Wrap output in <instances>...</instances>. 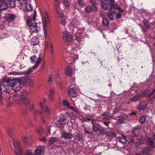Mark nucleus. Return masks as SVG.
Segmentation results:
<instances>
[{
    "mask_svg": "<svg viewBox=\"0 0 155 155\" xmlns=\"http://www.w3.org/2000/svg\"><path fill=\"white\" fill-rule=\"evenodd\" d=\"M23 78H15L8 82L7 84L14 91H19L21 88V84L23 82Z\"/></svg>",
    "mask_w": 155,
    "mask_h": 155,
    "instance_id": "nucleus-1",
    "label": "nucleus"
},
{
    "mask_svg": "<svg viewBox=\"0 0 155 155\" xmlns=\"http://www.w3.org/2000/svg\"><path fill=\"white\" fill-rule=\"evenodd\" d=\"M12 140V144L10 142V144L12 149L15 151L16 155H23L20 146V141L18 140H15L13 138Z\"/></svg>",
    "mask_w": 155,
    "mask_h": 155,
    "instance_id": "nucleus-2",
    "label": "nucleus"
},
{
    "mask_svg": "<svg viewBox=\"0 0 155 155\" xmlns=\"http://www.w3.org/2000/svg\"><path fill=\"white\" fill-rule=\"evenodd\" d=\"M73 30L74 32V31H77L75 34L76 40L79 43L83 42L84 40V37L83 35L84 29L83 28L78 29L77 27H75L73 28Z\"/></svg>",
    "mask_w": 155,
    "mask_h": 155,
    "instance_id": "nucleus-3",
    "label": "nucleus"
},
{
    "mask_svg": "<svg viewBox=\"0 0 155 155\" xmlns=\"http://www.w3.org/2000/svg\"><path fill=\"white\" fill-rule=\"evenodd\" d=\"M42 20L44 34L46 35L47 34L46 28L51 23L50 17L46 12H45L42 15Z\"/></svg>",
    "mask_w": 155,
    "mask_h": 155,
    "instance_id": "nucleus-4",
    "label": "nucleus"
},
{
    "mask_svg": "<svg viewBox=\"0 0 155 155\" xmlns=\"http://www.w3.org/2000/svg\"><path fill=\"white\" fill-rule=\"evenodd\" d=\"M68 51L69 53L68 59L70 61L68 63L72 64L76 60L78 59V55L76 54V49H73L71 51L68 49Z\"/></svg>",
    "mask_w": 155,
    "mask_h": 155,
    "instance_id": "nucleus-5",
    "label": "nucleus"
},
{
    "mask_svg": "<svg viewBox=\"0 0 155 155\" xmlns=\"http://www.w3.org/2000/svg\"><path fill=\"white\" fill-rule=\"evenodd\" d=\"M45 102L46 100L43 99L42 101L39 102V105L43 112L49 115L51 114V110L49 107L46 105Z\"/></svg>",
    "mask_w": 155,
    "mask_h": 155,
    "instance_id": "nucleus-6",
    "label": "nucleus"
},
{
    "mask_svg": "<svg viewBox=\"0 0 155 155\" xmlns=\"http://www.w3.org/2000/svg\"><path fill=\"white\" fill-rule=\"evenodd\" d=\"M30 59L31 62L32 63H35L36 62L34 66L32 68V71L33 70L36 69L40 64L41 62V59L40 57L37 58L35 55H34L32 57L30 58Z\"/></svg>",
    "mask_w": 155,
    "mask_h": 155,
    "instance_id": "nucleus-7",
    "label": "nucleus"
},
{
    "mask_svg": "<svg viewBox=\"0 0 155 155\" xmlns=\"http://www.w3.org/2000/svg\"><path fill=\"white\" fill-rule=\"evenodd\" d=\"M42 24L41 22L34 23L30 28V31L31 33L37 32L41 29Z\"/></svg>",
    "mask_w": 155,
    "mask_h": 155,
    "instance_id": "nucleus-8",
    "label": "nucleus"
},
{
    "mask_svg": "<svg viewBox=\"0 0 155 155\" xmlns=\"http://www.w3.org/2000/svg\"><path fill=\"white\" fill-rule=\"evenodd\" d=\"M32 72V70L31 68H29L27 70L23 71H13L12 72H9L8 74L13 75H21L24 74H27L30 73Z\"/></svg>",
    "mask_w": 155,
    "mask_h": 155,
    "instance_id": "nucleus-9",
    "label": "nucleus"
},
{
    "mask_svg": "<svg viewBox=\"0 0 155 155\" xmlns=\"http://www.w3.org/2000/svg\"><path fill=\"white\" fill-rule=\"evenodd\" d=\"M63 39L66 42H69L72 41V36L68 32L65 31L63 33Z\"/></svg>",
    "mask_w": 155,
    "mask_h": 155,
    "instance_id": "nucleus-10",
    "label": "nucleus"
},
{
    "mask_svg": "<svg viewBox=\"0 0 155 155\" xmlns=\"http://www.w3.org/2000/svg\"><path fill=\"white\" fill-rule=\"evenodd\" d=\"M110 4V10H112L113 9H117L119 12H124V10L122 9L121 7H119L117 4H115L114 3V0H109Z\"/></svg>",
    "mask_w": 155,
    "mask_h": 155,
    "instance_id": "nucleus-11",
    "label": "nucleus"
},
{
    "mask_svg": "<svg viewBox=\"0 0 155 155\" xmlns=\"http://www.w3.org/2000/svg\"><path fill=\"white\" fill-rule=\"evenodd\" d=\"M36 12L35 10L34 14L32 15H31L30 17L27 20V24L30 28L33 25V21H34L36 19Z\"/></svg>",
    "mask_w": 155,
    "mask_h": 155,
    "instance_id": "nucleus-12",
    "label": "nucleus"
},
{
    "mask_svg": "<svg viewBox=\"0 0 155 155\" xmlns=\"http://www.w3.org/2000/svg\"><path fill=\"white\" fill-rule=\"evenodd\" d=\"M65 118H64L59 119L58 120L57 123H56V125L57 127L59 128L60 130L63 129L66 123L65 121Z\"/></svg>",
    "mask_w": 155,
    "mask_h": 155,
    "instance_id": "nucleus-13",
    "label": "nucleus"
},
{
    "mask_svg": "<svg viewBox=\"0 0 155 155\" xmlns=\"http://www.w3.org/2000/svg\"><path fill=\"white\" fill-rule=\"evenodd\" d=\"M8 89V86L5 84L4 82H2L0 84V100L2 99V94Z\"/></svg>",
    "mask_w": 155,
    "mask_h": 155,
    "instance_id": "nucleus-14",
    "label": "nucleus"
},
{
    "mask_svg": "<svg viewBox=\"0 0 155 155\" xmlns=\"http://www.w3.org/2000/svg\"><path fill=\"white\" fill-rule=\"evenodd\" d=\"M44 147L42 146H38L35 151V155H44Z\"/></svg>",
    "mask_w": 155,
    "mask_h": 155,
    "instance_id": "nucleus-15",
    "label": "nucleus"
},
{
    "mask_svg": "<svg viewBox=\"0 0 155 155\" xmlns=\"http://www.w3.org/2000/svg\"><path fill=\"white\" fill-rule=\"evenodd\" d=\"M68 95L71 98L75 97L77 96L76 88L73 87L70 89L68 92Z\"/></svg>",
    "mask_w": 155,
    "mask_h": 155,
    "instance_id": "nucleus-16",
    "label": "nucleus"
},
{
    "mask_svg": "<svg viewBox=\"0 0 155 155\" xmlns=\"http://www.w3.org/2000/svg\"><path fill=\"white\" fill-rule=\"evenodd\" d=\"M102 130V127L99 124H93L92 130L94 132L99 131L100 134H101V130Z\"/></svg>",
    "mask_w": 155,
    "mask_h": 155,
    "instance_id": "nucleus-17",
    "label": "nucleus"
},
{
    "mask_svg": "<svg viewBox=\"0 0 155 155\" xmlns=\"http://www.w3.org/2000/svg\"><path fill=\"white\" fill-rule=\"evenodd\" d=\"M97 10V8L94 5L87 6L85 8V11L87 13H90L93 11H96Z\"/></svg>",
    "mask_w": 155,
    "mask_h": 155,
    "instance_id": "nucleus-18",
    "label": "nucleus"
},
{
    "mask_svg": "<svg viewBox=\"0 0 155 155\" xmlns=\"http://www.w3.org/2000/svg\"><path fill=\"white\" fill-rule=\"evenodd\" d=\"M6 0H0V11L6 9L8 7Z\"/></svg>",
    "mask_w": 155,
    "mask_h": 155,
    "instance_id": "nucleus-19",
    "label": "nucleus"
},
{
    "mask_svg": "<svg viewBox=\"0 0 155 155\" xmlns=\"http://www.w3.org/2000/svg\"><path fill=\"white\" fill-rule=\"evenodd\" d=\"M21 104H23L27 106L29 104L30 101L28 97L22 95L21 96Z\"/></svg>",
    "mask_w": 155,
    "mask_h": 155,
    "instance_id": "nucleus-20",
    "label": "nucleus"
},
{
    "mask_svg": "<svg viewBox=\"0 0 155 155\" xmlns=\"http://www.w3.org/2000/svg\"><path fill=\"white\" fill-rule=\"evenodd\" d=\"M19 3L18 7L21 9H24L25 4L27 3V0H18Z\"/></svg>",
    "mask_w": 155,
    "mask_h": 155,
    "instance_id": "nucleus-21",
    "label": "nucleus"
},
{
    "mask_svg": "<svg viewBox=\"0 0 155 155\" xmlns=\"http://www.w3.org/2000/svg\"><path fill=\"white\" fill-rule=\"evenodd\" d=\"M61 137L64 139H71L73 137V136L70 133L64 131L61 133Z\"/></svg>",
    "mask_w": 155,
    "mask_h": 155,
    "instance_id": "nucleus-22",
    "label": "nucleus"
},
{
    "mask_svg": "<svg viewBox=\"0 0 155 155\" xmlns=\"http://www.w3.org/2000/svg\"><path fill=\"white\" fill-rule=\"evenodd\" d=\"M147 105V101H143L141 102L139 104L138 106V109L140 110L145 109Z\"/></svg>",
    "mask_w": 155,
    "mask_h": 155,
    "instance_id": "nucleus-23",
    "label": "nucleus"
},
{
    "mask_svg": "<svg viewBox=\"0 0 155 155\" xmlns=\"http://www.w3.org/2000/svg\"><path fill=\"white\" fill-rule=\"evenodd\" d=\"M65 73L68 76L72 75L73 74V72L70 66L66 67L65 70Z\"/></svg>",
    "mask_w": 155,
    "mask_h": 155,
    "instance_id": "nucleus-24",
    "label": "nucleus"
},
{
    "mask_svg": "<svg viewBox=\"0 0 155 155\" xmlns=\"http://www.w3.org/2000/svg\"><path fill=\"white\" fill-rule=\"evenodd\" d=\"M6 20L8 21H11L13 20L15 18V15L12 14H7L5 16Z\"/></svg>",
    "mask_w": 155,
    "mask_h": 155,
    "instance_id": "nucleus-25",
    "label": "nucleus"
},
{
    "mask_svg": "<svg viewBox=\"0 0 155 155\" xmlns=\"http://www.w3.org/2000/svg\"><path fill=\"white\" fill-rule=\"evenodd\" d=\"M121 137H116V140L122 143H125L127 142L126 140V137L123 136V135H121Z\"/></svg>",
    "mask_w": 155,
    "mask_h": 155,
    "instance_id": "nucleus-26",
    "label": "nucleus"
},
{
    "mask_svg": "<svg viewBox=\"0 0 155 155\" xmlns=\"http://www.w3.org/2000/svg\"><path fill=\"white\" fill-rule=\"evenodd\" d=\"M38 43V39L36 37H34L31 39V43L33 45H37Z\"/></svg>",
    "mask_w": 155,
    "mask_h": 155,
    "instance_id": "nucleus-27",
    "label": "nucleus"
},
{
    "mask_svg": "<svg viewBox=\"0 0 155 155\" xmlns=\"http://www.w3.org/2000/svg\"><path fill=\"white\" fill-rule=\"evenodd\" d=\"M23 84L25 83L26 84H28L29 85H31L33 83L32 80L30 78H25L23 77Z\"/></svg>",
    "mask_w": 155,
    "mask_h": 155,
    "instance_id": "nucleus-28",
    "label": "nucleus"
},
{
    "mask_svg": "<svg viewBox=\"0 0 155 155\" xmlns=\"http://www.w3.org/2000/svg\"><path fill=\"white\" fill-rule=\"evenodd\" d=\"M14 100L16 103L21 104V95H15L13 97Z\"/></svg>",
    "mask_w": 155,
    "mask_h": 155,
    "instance_id": "nucleus-29",
    "label": "nucleus"
},
{
    "mask_svg": "<svg viewBox=\"0 0 155 155\" xmlns=\"http://www.w3.org/2000/svg\"><path fill=\"white\" fill-rule=\"evenodd\" d=\"M56 12L59 15V18L61 19V20L66 18V17L64 16V15L58 9H56Z\"/></svg>",
    "mask_w": 155,
    "mask_h": 155,
    "instance_id": "nucleus-30",
    "label": "nucleus"
},
{
    "mask_svg": "<svg viewBox=\"0 0 155 155\" xmlns=\"http://www.w3.org/2000/svg\"><path fill=\"white\" fill-rule=\"evenodd\" d=\"M115 13V10H110V11L108 12L107 13V16L109 19L111 20H114L113 14Z\"/></svg>",
    "mask_w": 155,
    "mask_h": 155,
    "instance_id": "nucleus-31",
    "label": "nucleus"
},
{
    "mask_svg": "<svg viewBox=\"0 0 155 155\" xmlns=\"http://www.w3.org/2000/svg\"><path fill=\"white\" fill-rule=\"evenodd\" d=\"M16 0H9L7 2L8 7H14L15 6Z\"/></svg>",
    "mask_w": 155,
    "mask_h": 155,
    "instance_id": "nucleus-32",
    "label": "nucleus"
},
{
    "mask_svg": "<svg viewBox=\"0 0 155 155\" xmlns=\"http://www.w3.org/2000/svg\"><path fill=\"white\" fill-rule=\"evenodd\" d=\"M147 143L151 148H154V145L153 144V141L152 139L149 137L147 138Z\"/></svg>",
    "mask_w": 155,
    "mask_h": 155,
    "instance_id": "nucleus-33",
    "label": "nucleus"
},
{
    "mask_svg": "<svg viewBox=\"0 0 155 155\" xmlns=\"http://www.w3.org/2000/svg\"><path fill=\"white\" fill-rule=\"evenodd\" d=\"M140 131V128H135L133 130L132 134L135 136L137 137L139 135Z\"/></svg>",
    "mask_w": 155,
    "mask_h": 155,
    "instance_id": "nucleus-34",
    "label": "nucleus"
},
{
    "mask_svg": "<svg viewBox=\"0 0 155 155\" xmlns=\"http://www.w3.org/2000/svg\"><path fill=\"white\" fill-rule=\"evenodd\" d=\"M54 90L53 89H51L50 91L49 97L51 101L54 99Z\"/></svg>",
    "mask_w": 155,
    "mask_h": 155,
    "instance_id": "nucleus-35",
    "label": "nucleus"
},
{
    "mask_svg": "<svg viewBox=\"0 0 155 155\" xmlns=\"http://www.w3.org/2000/svg\"><path fill=\"white\" fill-rule=\"evenodd\" d=\"M32 9V7L31 5L30 4H28L27 3H26V4H25V8H24V9L22 10L30 11Z\"/></svg>",
    "mask_w": 155,
    "mask_h": 155,
    "instance_id": "nucleus-36",
    "label": "nucleus"
},
{
    "mask_svg": "<svg viewBox=\"0 0 155 155\" xmlns=\"http://www.w3.org/2000/svg\"><path fill=\"white\" fill-rule=\"evenodd\" d=\"M102 3H101V5L102 7L105 9L107 10L108 8L107 5H109L110 6V5L107 2H106L104 0V1H101Z\"/></svg>",
    "mask_w": 155,
    "mask_h": 155,
    "instance_id": "nucleus-37",
    "label": "nucleus"
},
{
    "mask_svg": "<svg viewBox=\"0 0 155 155\" xmlns=\"http://www.w3.org/2000/svg\"><path fill=\"white\" fill-rule=\"evenodd\" d=\"M107 136L110 137L112 138L116 136V134L113 132H107L106 134Z\"/></svg>",
    "mask_w": 155,
    "mask_h": 155,
    "instance_id": "nucleus-38",
    "label": "nucleus"
},
{
    "mask_svg": "<svg viewBox=\"0 0 155 155\" xmlns=\"http://www.w3.org/2000/svg\"><path fill=\"white\" fill-rule=\"evenodd\" d=\"M68 108L72 110L76 114H78L79 113V111L78 109L77 108L74 107H68Z\"/></svg>",
    "mask_w": 155,
    "mask_h": 155,
    "instance_id": "nucleus-39",
    "label": "nucleus"
},
{
    "mask_svg": "<svg viewBox=\"0 0 155 155\" xmlns=\"http://www.w3.org/2000/svg\"><path fill=\"white\" fill-rule=\"evenodd\" d=\"M57 140V138L56 137L50 138L49 140L48 143L50 145H51L54 143Z\"/></svg>",
    "mask_w": 155,
    "mask_h": 155,
    "instance_id": "nucleus-40",
    "label": "nucleus"
},
{
    "mask_svg": "<svg viewBox=\"0 0 155 155\" xmlns=\"http://www.w3.org/2000/svg\"><path fill=\"white\" fill-rule=\"evenodd\" d=\"M143 22L144 23V25L148 29L150 28V25L149 24V22L147 20L144 19L143 21Z\"/></svg>",
    "mask_w": 155,
    "mask_h": 155,
    "instance_id": "nucleus-41",
    "label": "nucleus"
},
{
    "mask_svg": "<svg viewBox=\"0 0 155 155\" xmlns=\"http://www.w3.org/2000/svg\"><path fill=\"white\" fill-rule=\"evenodd\" d=\"M102 23L104 26H107L108 25V22L107 19L106 18H103Z\"/></svg>",
    "mask_w": 155,
    "mask_h": 155,
    "instance_id": "nucleus-42",
    "label": "nucleus"
},
{
    "mask_svg": "<svg viewBox=\"0 0 155 155\" xmlns=\"http://www.w3.org/2000/svg\"><path fill=\"white\" fill-rule=\"evenodd\" d=\"M140 96L139 95V94L136 95L135 96L133 97L130 98V101H135L137 100V99Z\"/></svg>",
    "mask_w": 155,
    "mask_h": 155,
    "instance_id": "nucleus-43",
    "label": "nucleus"
},
{
    "mask_svg": "<svg viewBox=\"0 0 155 155\" xmlns=\"http://www.w3.org/2000/svg\"><path fill=\"white\" fill-rule=\"evenodd\" d=\"M63 104L64 106L67 107H70L69 106L70 104L69 102L65 100H63Z\"/></svg>",
    "mask_w": 155,
    "mask_h": 155,
    "instance_id": "nucleus-44",
    "label": "nucleus"
},
{
    "mask_svg": "<svg viewBox=\"0 0 155 155\" xmlns=\"http://www.w3.org/2000/svg\"><path fill=\"white\" fill-rule=\"evenodd\" d=\"M63 3L66 8H68L69 6V3L68 0H64Z\"/></svg>",
    "mask_w": 155,
    "mask_h": 155,
    "instance_id": "nucleus-45",
    "label": "nucleus"
},
{
    "mask_svg": "<svg viewBox=\"0 0 155 155\" xmlns=\"http://www.w3.org/2000/svg\"><path fill=\"white\" fill-rule=\"evenodd\" d=\"M37 131L39 135H41L43 133L44 130L42 128L40 127L38 129Z\"/></svg>",
    "mask_w": 155,
    "mask_h": 155,
    "instance_id": "nucleus-46",
    "label": "nucleus"
},
{
    "mask_svg": "<svg viewBox=\"0 0 155 155\" xmlns=\"http://www.w3.org/2000/svg\"><path fill=\"white\" fill-rule=\"evenodd\" d=\"M66 18L62 19L60 21V22L62 25L65 26L66 24Z\"/></svg>",
    "mask_w": 155,
    "mask_h": 155,
    "instance_id": "nucleus-47",
    "label": "nucleus"
},
{
    "mask_svg": "<svg viewBox=\"0 0 155 155\" xmlns=\"http://www.w3.org/2000/svg\"><path fill=\"white\" fill-rule=\"evenodd\" d=\"M146 118L145 116H142L140 119V122L141 124L143 123L145 120Z\"/></svg>",
    "mask_w": 155,
    "mask_h": 155,
    "instance_id": "nucleus-48",
    "label": "nucleus"
},
{
    "mask_svg": "<svg viewBox=\"0 0 155 155\" xmlns=\"http://www.w3.org/2000/svg\"><path fill=\"white\" fill-rule=\"evenodd\" d=\"M52 77L51 75H50L49 76L48 79V83L51 84L52 83Z\"/></svg>",
    "mask_w": 155,
    "mask_h": 155,
    "instance_id": "nucleus-49",
    "label": "nucleus"
},
{
    "mask_svg": "<svg viewBox=\"0 0 155 155\" xmlns=\"http://www.w3.org/2000/svg\"><path fill=\"white\" fill-rule=\"evenodd\" d=\"M143 153L145 155H148L149 153V151L147 148H146L143 150Z\"/></svg>",
    "mask_w": 155,
    "mask_h": 155,
    "instance_id": "nucleus-50",
    "label": "nucleus"
},
{
    "mask_svg": "<svg viewBox=\"0 0 155 155\" xmlns=\"http://www.w3.org/2000/svg\"><path fill=\"white\" fill-rule=\"evenodd\" d=\"M22 139L24 142L26 143L27 142L28 140V137L25 136H23Z\"/></svg>",
    "mask_w": 155,
    "mask_h": 155,
    "instance_id": "nucleus-51",
    "label": "nucleus"
},
{
    "mask_svg": "<svg viewBox=\"0 0 155 155\" xmlns=\"http://www.w3.org/2000/svg\"><path fill=\"white\" fill-rule=\"evenodd\" d=\"M78 2L81 6H83L84 5V4L82 0H78Z\"/></svg>",
    "mask_w": 155,
    "mask_h": 155,
    "instance_id": "nucleus-52",
    "label": "nucleus"
},
{
    "mask_svg": "<svg viewBox=\"0 0 155 155\" xmlns=\"http://www.w3.org/2000/svg\"><path fill=\"white\" fill-rule=\"evenodd\" d=\"M75 81V78L74 77L71 78L70 79V82L71 84H74Z\"/></svg>",
    "mask_w": 155,
    "mask_h": 155,
    "instance_id": "nucleus-53",
    "label": "nucleus"
},
{
    "mask_svg": "<svg viewBox=\"0 0 155 155\" xmlns=\"http://www.w3.org/2000/svg\"><path fill=\"white\" fill-rule=\"evenodd\" d=\"M97 0H90V2L93 5L97 3Z\"/></svg>",
    "mask_w": 155,
    "mask_h": 155,
    "instance_id": "nucleus-54",
    "label": "nucleus"
},
{
    "mask_svg": "<svg viewBox=\"0 0 155 155\" xmlns=\"http://www.w3.org/2000/svg\"><path fill=\"white\" fill-rule=\"evenodd\" d=\"M120 110V108L119 107H117L115 108L114 110L113 111V113L114 114H115L119 110Z\"/></svg>",
    "mask_w": 155,
    "mask_h": 155,
    "instance_id": "nucleus-55",
    "label": "nucleus"
},
{
    "mask_svg": "<svg viewBox=\"0 0 155 155\" xmlns=\"http://www.w3.org/2000/svg\"><path fill=\"white\" fill-rule=\"evenodd\" d=\"M121 17V15L120 13H118L116 14V18L117 19L120 18Z\"/></svg>",
    "mask_w": 155,
    "mask_h": 155,
    "instance_id": "nucleus-56",
    "label": "nucleus"
},
{
    "mask_svg": "<svg viewBox=\"0 0 155 155\" xmlns=\"http://www.w3.org/2000/svg\"><path fill=\"white\" fill-rule=\"evenodd\" d=\"M102 116H108L109 117H111V116H109L108 113L107 112H104V113H103L102 114Z\"/></svg>",
    "mask_w": 155,
    "mask_h": 155,
    "instance_id": "nucleus-57",
    "label": "nucleus"
},
{
    "mask_svg": "<svg viewBox=\"0 0 155 155\" xmlns=\"http://www.w3.org/2000/svg\"><path fill=\"white\" fill-rule=\"evenodd\" d=\"M39 140L40 141H42L43 142H45L46 141L47 139L45 137H43L42 138H40L39 139Z\"/></svg>",
    "mask_w": 155,
    "mask_h": 155,
    "instance_id": "nucleus-58",
    "label": "nucleus"
},
{
    "mask_svg": "<svg viewBox=\"0 0 155 155\" xmlns=\"http://www.w3.org/2000/svg\"><path fill=\"white\" fill-rule=\"evenodd\" d=\"M48 42H46L45 43V49L48 48Z\"/></svg>",
    "mask_w": 155,
    "mask_h": 155,
    "instance_id": "nucleus-59",
    "label": "nucleus"
},
{
    "mask_svg": "<svg viewBox=\"0 0 155 155\" xmlns=\"http://www.w3.org/2000/svg\"><path fill=\"white\" fill-rule=\"evenodd\" d=\"M56 6L58 8H59L60 6V2L58 1H56Z\"/></svg>",
    "mask_w": 155,
    "mask_h": 155,
    "instance_id": "nucleus-60",
    "label": "nucleus"
},
{
    "mask_svg": "<svg viewBox=\"0 0 155 155\" xmlns=\"http://www.w3.org/2000/svg\"><path fill=\"white\" fill-rule=\"evenodd\" d=\"M26 155H33L31 152L30 151H28L26 153Z\"/></svg>",
    "mask_w": 155,
    "mask_h": 155,
    "instance_id": "nucleus-61",
    "label": "nucleus"
},
{
    "mask_svg": "<svg viewBox=\"0 0 155 155\" xmlns=\"http://www.w3.org/2000/svg\"><path fill=\"white\" fill-rule=\"evenodd\" d=\"M137 114V112L136 111H133L130 114V115H135Z\"/></svg>",
    "mask_w": 155,
    "mask_h": 155,
    "instance_id": "nucleus-62",
    "label": "nucleus"
},
{
    "mask_svg": "<svg viewBox=\"0 0 155 155\" xmlns=\"http://www.w3.org/2000/svg\"><path fill=\"white\" fill-rule=\"evenodd\" d=\"M75 20H74L72 22H71V24L72 26H75V24H74V22H76Z\"/></svg>",
    "mask_w": 155,
    "mask_h": 155,
    "instance_id": "nucleus-63",
    "label": "nucleus"
},
{
    "mask_svg": "<svg viewBox=\"0 0 155 155\" xmlns=\"http://www.w3.org/2000/svg\"><path fill=\"white\" fill-rule=\"evenodd\" d=\"M34 105L33 104H32L31 106L29 108V109L30 110H32L34 108Z\"/></svg>",
    "mask_w": 155,
    "mask_h": 155,
    "instance_id": "nucleus-64",
    "label": "nucleus"
}]
</instances>
